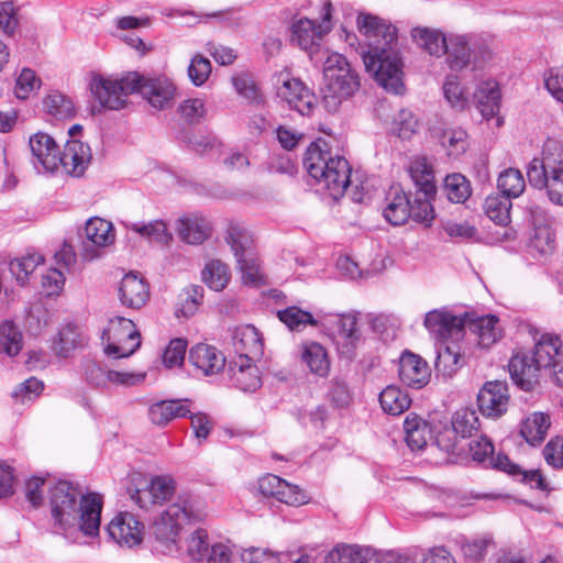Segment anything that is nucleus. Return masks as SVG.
Wrapping results in <instances>:
<instances>
[{
    "label": "nucleus",
    "instance_id": "obj_1",
    "mask_svg": "<svg viewBox=\"0 0 563 563\" xmlns=\"http://www.w3.org/2000/svg\"><path fill=\"white\" fill-rule=\"evenodd\" d=\"M357 27L365 35L368 51L363 53V62L368 73L385 90L402 93V60L398 49L397 30L387 21L372 14H360Z\"/></svg>",
    "mask_w": 563,
    "mask_h": 563
},
{
    "label": "nucleus",
    "instance_id": "obj_2",
    "mask_svg": "<svg viewBox=\"0 0 563 563\" xmlns=\"http://www.w3.org/2000/svg\"><path fill=\"white\" fill-rule=\"evenodd\" d=\"M410 174L416 191L407 195L399 186L390 187L385 199L384 218L393 225H402L412 219L430 227L435 217L431 200L437 194L432 169L426 158H420L410 166Z\"/></svg>",
    "mask_w": 563,
    "mask_h": 563
},
{
    "label": "nucleus",
    "instance_id": "obj_3",
    "mask_svg": "<svg viewBox=\"0 0 563 563\" xmlns=\"http://www.w3.org/2000/svg\"><path fill=\"white\" fill-rule=\"evenodd\" d=\"M49 504L54 520L62 527L80 521V530L90 537L98 534L102 509L101 496L84 495L66 481H59L49 489Z\"/></svg>",
    "mask_w": 563,
    "mask_h": 563
},
{
    "label": "nucleus",
    "instance_id": "obj_4",
    "mask_svg": "<svg viewBox=\"0 0 563 563\" xmlns=\"http://www.w3.org/2000/svg\"><path fill=\"white\" fill-rule=\"evenodd\" d=\"M308 174L338 199L343 196L351 185V166L343 156H332L325 141L311 143L303 158Z\"/></svg>",
    "mask_w": 563,
    "mask_h": 563
},
{
    "label": "nucleus",
    "instance_id": "obj_5",
    "mask_svg": "<svg viewBox=\"0 0 563 563\" xmlns=\"http://www.w3.org/2000/svg\"><path fill=\"white\" fill-rule=\"evenodd\" d=\"M561 340L556 335L542 334L536 341L532 355L525 352L516 353L509 361V373L523 390H532L539 382L541 369H548L562 360Z\"/></svg>",
    "mask_w": 563,
    "mask_h": 563
},
{
    "label": "nucleus",
    "instance_id": "obj_6",
    "mask_svg": "<svg viewBox=\"0 0 563 563\" xmlns=\"http://www.w3.org/2000/svg\"><path fill=\"white\" fill-rule=\"evenodd\" d=\"M206 517L205 504L198 497L184 493L161 512L153 523V533L168 552H173L177 549V539L183 527L201 522Z\"/></svg>",
    "mask_w": 563,
    "mask_h": 563
},
{
    "label": "nucleus",
    "instance_id": "obj_7",
    "mask_svg": "<svg viewBox=\"0 0 563 563\" xmlns=\"http://www.w3.org/2000/svg\"><path fill=\"white\" fill-rule=\"evenodd\" d=\"M527 177L532 187L545 189L553 203L563 206V142L548 139L542 157L529 163Z\"/></svg>",
    "mask_w": 563,
    "mask_h": 563
},
{
    "label": "nucleus",
    "instance_id": "obj_8",
    "mask_svg": "<svg viewBox=\"0 0 563 563\" xmlns=\"http://www.w3.org/2000/svg\"><path fill=\"white\" fill-rule=\"evenodd\" d=\"M323 78L322 104L330 113L336 112L342 102L352 97L360 88L357 74L341 54H332L328 57Z\"/></svg>",
    "mask_w": 563,
    "mask_h": 563
},
{
    "label": "nucleus",
    "instance_id": "obj_9",
    "mask_svg": "<svg viewBox=\"0 0 563 563\" xmlns=\"http://www.w3.org/2000/svg\"><path fill=\"white\" fill-rule=\"evenodd\" d=\"M445 54L448 64L452 70H462L467 67L472 59L475 67L492 57L489 47L475 36L452 35L446 41Z\"/></svg>",
    "mask_w": 563,
    "mask_h": 563
},
{
    "label": "nucleus",
    "instance_id": "obj_10",
    "mask_svg": "<svg viewBox=\"0 0 563 563\" xmlns=\"http://www.w3.org/2000/svg\"><path fill=\"white\" fill-rule=\"evenodd\" d=\"M140 80L141 75L139 73H129L120 80L98 77L91 81L90 89L102 108L119 110L125 106L126 97L136 92Z\"/></svg>",
    "mask_w": 563,
    "mask_h": 563
},
{
    "label": "nucleus",
    "instance_id": "obj_11",
    "mask_svg": "<svg viewBox=\"0 0 563 563\" xmlns=\"http://www.w3.org/2000/svg\"><path fill=\"white\" fill-rule=\"evenodd\" d=\"M104 353L115 358L128 357L141 345L140 333L130 319L117 317L102 333Z\"/></svg>",
    "mask_w": 563,
    "mask_h": 563
},
{
    "label": "nucleus",
    "instance_id": "obj_12",
    "mask_svg": "<svg viewBox=\"0 0 563 563\" xmlns=\"http://www.w3.org/2000/svg\"><path fill=\"white\" fill-rule=\"evenodd\" d=\"M85 235L81 250V257L85 261L100 257L102 249L112 245L115 241L113 224L98 217L86 222Z\"/></svg>",
    "mask_w": 563,
    "mask_h": 563
},
{
    "label": "nucleus",
    "instance_id": "obj_13",
    "mask_svg": "<svg viewBox=\"0 0 563 563\" xmlns=\"http://www.w3.org/2000/svg\"><path fill=\"white\" fill-rule=\"evenodd\" d=\"M323 15L322 22L317 23L308 18H301L295 21L291 25V41L295 42L302 49L311 48L317 45L331 30V14L332 3L325 1L322 7Z\"/></svg>",
    "mask_w": 563,
    "mask_h": 563
},
{
    "label": "nucleus",
    "instance_id": "obj_14",
    "mask_svg": "<svg viewBox=\"0 0 563 563\" xmlns=\"http://www.w3.org/2000/svg\"><path fill=\"white\" fill-rule=\"evenodd\" d=\"M277 96L287 102L290 109L301 115H309L314 107L316 97L299 79L289 78L280 73L276 80Z\"/></svg>",
    "mask_w": 563,
    "mask_h": 563
},
{
    "label": "nucleus",
    "instance_id": "obj_15",
    "mask_svg": "<svg viewBox=\"0 0 563 563\" xmlns=\"http://www.w3.org/2000/svg\"><path fill=\"white\" fill-rule=\"evenodd\" d=\"M82 367L86 382L89 385L99 388H107L110 384L120 386H133L141 383L145 378L144 374L109 369L104 365L92 360L85 361Z\"/></svg>",
    "mask_w": 563,
    "mask_h": 563
},
{
    "label": "nucleus",
    "instance_id": "obj_16",
    "mask_svg": "<svg viewBox=\"0 0 563 563\" xmlns=\"http://www.w3.org/2000/svg\"><path fill=\"white\" fill-rule=\"evenodd\" d=\"M509 399L507 383L486 382L477 394V406L484 417L498 419L506 413Z\"/></svg>",
    "mask_w": 563,
    "mask_h": 563
},
{
    "label": "nucleus",
    "instance_id": "obj_17",
    "mask_svg": "<svg viewBox=\"0 0 563 563\" xmlns=\"http://www.w3.org/2000/svg\"><path fill=\"white\" fill-rule=\"evenodd\" d=\"M42 289L37 292V302H34L25 317V328L32 335L40 334L47 328L51 321V313L44 306L46 301L58 297L63 291L64 284H41Z\"/></svg>",
    "mask_w": 563,
    "mask_h": 563
},
{
    "label": "nucleus",
    "instance_id": "obj_18",
    "mask_svg": "<svg viewBox=\"0 0 563 563\" xmlns=\"http://www.w3.org/2000/svg\"><path fill=\"white\" fill-rule=\"evenodd\" d=\"M144 526L134 515L120 512L108 525L109 537L120 545L132 548L143 540Z\"/></svg>",
    "mask_w": 563,
    "mask_h": 563
},
{
    "label": "nucleus",
    "instance_id": "obj_19",
    "mask_svg": "<svg viewBox=\"0 0 563 563\" xmlns=\"http://www.w3.org/2000/svg\"><path fill=\"white\" fill-rule=\"evenodd\" d=\"M175 86L167 78H146L141 75L136 92L141 93L148 103L158 110L170 107L175 97Z\"/></svg>",
    "mask_w": 563,
    "mask_h": 563
},
{
    "label": "nucleus",
    "instance_id": "obj_20",
    "mask_svg": "<svg viewBox=\"0 0 563 563\" xmlns=\"http://www.w3.org/2000/svg\"><path fill=\"white\" fill-rule=\"evenodd\" d=\"M464 328L477 336L479 346L488 349L498 342L504 334L499 319L495 314L474 316L465 313Z\"/></svg>",
    "mask_w": 563,
    "mask_h": 563
},
{
    "label": "nucleus",
    "instance_id": "obj_21",
    "mask_svg": "<svg viewBox=\"0 0 563 563\" xmlns=\"http://www.w3.org/2000/svg\"><path fill=\"white\" fill-rule=\"evenodd\" d=\"M44 265V256L34 253L12 261L0 260V282L14 279L15 282H26L35 278L38 267Z\"/></svg>",
    "mask_w": 563,
    "mask_h": 563
},
{
    "label": "nucleus",
    "instance_id": "obj_22",
    "mask_svg": "<svg viewBox=\"0 0 563 563\" xmlns=\"http://www.w3.org/2000/svg\"><path fill=\"white\" fill-rule=\"evenodd\" d=\"M398 375L408 387L420 389L430 380V369L427 362L411 352H404L399 360Z\"/></svg>",
    "mask_w": 563,
    "mask_h": 563
},
{
    "label": "nucleus",
    "instance_id": "obj_23",
    "mask_svg": "<svg viewBox=\"0 0 563 563\" xmlns=\"http://www.w3.org/2000/svg\"><path fill=\"white\" fill-rule=\"evenodd\" d=\"M465 313L455 316L445 309L429 311L424 318V327L437 338L445 339L457 335L464 329Z\"/></svg>",
    "mask_w": 563,
    "mask_h": 563
},
{
    "label": "nucleus",
    "instance_id": "obj_24",
    "mask_svg": "<svg viewBox=\"0 0 563 563\" xmlns=\"http://www.w3.org/2000/svg\"><path fill=\"white\" fill-rule=\"evenodd\" d=\"M188 362L206 376L220 373L225 366V356L216 346L199 343L189 350Z\"/></svg>",
    "mask_w": 563,
    "mask_h": 563
},
{
    "label": "nucleus",
    "instance_id": "obj_25",
    "mask_svg": "<svg viewBox=\"0 0 563 563\" xmlns=\"http://www.w3.org/2000/svg\"><path fill=\"white\" fill-rule=\"evenodd\" d=\"M176 232L183 242L200 245L211 235L212 225L206 217L192 213L176 221Z\"/></svg>",
    "mask_w": 563,
    "mask_h": 563
},
{
    "label": "nucleus",
    "instance_id": "obj_26",
    "mask_svg": "<svg viewBox=\"0 0 563 563\" xmlns=\"http://www.w3.org/2000/svg\"><path fill=\"white\" fill-rule=\"evenodd\" d=\"M229 374L233 385L243 391H255L262 385L260 369L251 356L239 355L229 364Z\"/></svg>",
    "mask_w": 563,
    "mask_h": 563
},
{
    "label": "nucleus",
    "instance_id": "obj_27",
    "mask_svg": "<svg viewBox=\"0 0 563 563\" xmlns=\"http://www.w3.org/2000/svg\"><path fill=\"white\" fill-rule=\"evenodd\" d=\"M91 158L90 147L78 141H67L64 151L58 152V166L62 165L64 169L76 177L84 174Z\"/></svg>",
    "mask_w": 563,
    "mask_h": 563
},
{
    "label": "nucleus",
    "instance_id": "obj_28",
    "mask_svg": "<svg viewBox=\"0 0 563 563\" xmlns=\"http://www.w3.org/2000/svg\"><path fill=\"white\" fill-rule=\"evenodd\" d=\"M29 145L32 155L47 172H54L58 167V145L46 133H35L30 137Z\"/></svg>",
    "mask_w": 563,
    "mask_h": 563
},
{
    "label": "nucleus",
    "instance_id": "obj_29",
    "mask_svg": "<svg viewBox=\"0 0 563 563\" xmlns=\"http://www.w3.org/2000/svg\"><path fill=\"white\" fill-rule=\"evenodd\" d=\"M474 100L482 117L486 120L493 119L500 108V91L497 82L494 80L481 82L474 92Z\"/></svg>",
    "mask_w": 563,
    "mask_h": 563
},
{
    "label": "nucleus",
    "instance_id": "obj_30",
    "mask_svg": "<svg viewBox=\"0 0 563 563\" xmlns=\"http://www.w3.org/2000/svg\"><path fill=\"white\" fill-rule=\"evenodd\" d=\"M187 399L161 400L148 408V417L154 424L165 426L175 418L186 417L190 412Z\"/></svg>",
    "mask_w": 563,
    "mask_h": 563
},
{
    "label": "nucleus",
    "instance_id": "obj_31",
    "mask_svg": "<svg viewBox=\"0 0 563 563\" xmlns=\"http://www.w3.org/2000/svg\"><path fill=\"white\" fill-rule=\"evenodd\" d=\"M495 466L514 477H520L521 482L528 484L531 488L549 490V484L539 470L523 471L520 465L512 463L507 455L498 454Z\"/></svg>",
    "mask_w": 563,
    "mask_h": 563
},
{
    "label": "nucleus",
    "instance_id": "obj_32",
    "mask_svg": "<svg viewBox=\"0 0 563 563\" xmlns=\"http://www.w3.org/2000/svg\"><path fill=\"white\" fill-rule=\"evenodd\" d=\"M85 345V339L77 325L67 323L52 340V350L58 357H68L74 351Z\"/></svg>",
    "mask_w": 563,
    "mask_h": 563
},
{
    "label": "nucleus",
    "instance_id": "obj_33",
    "mask_svg": "<svg viewBox=\"0 0 563 563\" xmlns=\"http://www.w3.org/2000/svg\"><path fill=\"white\" fill-rule=\"evenodd\" d=\"M54 258L56 264L54 267L48 269H44L43 265L38 267L43 282H65L66 272L76 263V253L74 247L65 242L55 253Z\"/></svg>",
    "mask_w": 563,
    "mask_h": 563
},
{
    "label": "nucleus",
    "instance_id": "obj_34",
    "mask_svg": "<svg viewBox=\"0 0 563 563\" xmlns=\"http://www.w3.org/2000/svg\"><path fill=\"white\" fill-rule=\"evenodd\" d=\"M404 430L406 442L412 451L423 449L429 440L432 439V431L429 424L416 415H409L405 419Z\"/></svg>",
    "mask_w": 563,
    "mask_h": 563
},
{
    "label": "nucleus",
    "instance_id": "obj_35",
    "mask_svg": "<svg viewBox=\"0 0 563 563\" xmlns=\"http://www.w3.org/2000/svg\"><path fill=\"white\" fill-rule=\"evenodd\" d=\"M203 298V287L197 284L187 285L177 296L175 316L188 319L192 317Z\"/></svg>",
    "mask_w": 563,
    "mask_h": 563
},
{
    "label": "nucleus",
    "instance_id": "obj_36",
    "mask_svg": "<svg viewBox=\"0 0 563 563\" xmlns=\"http://www.w3.org/2000/svg\"><path fill=\"white\" fill-rule=\"evenodd\" d=\"M415 42L432 56L440 57L445 54L446 38L438 30L415 27L411 31Z\"/></svg>",
    "mask_w": 563,
    "mask_h": 563
},
{
    "label": "nucleus",
    "instance_id": "obj_37",
    "mask_svg": "<svg viewBox=\"0 0 563 563\" xmlns=\"http://www.w3.org/2000/svg\"><path fill=\"white\" fill-rule=\"evenodd\" d=\"M550 424L548 415L534 412L522 422L520 433L529 444L538 445L544 440Z\"/></svg>",
    "mask_w": 563,
    "mask_h": 563
},
{
    "label": "nucleus",
    "instance_id": "obj_38",
    "mask_svg": "<svg viewBox=\"0 0 563 563\" xmlns=\"http://www.w3.org/2000/svg\"><path fill=\"white\" fill-rule=\"evenodd\" d=\"M128 229L140 234L150 242H155L161 245H168L173 240V234L168 231L166 223L162 220H154L147 223H131L128 224Z\"/></svg>",
    "mask_w": 563,
    "mask_h": 563
},
{
    "label": "nucleus",
    "instance_id": "obj_39",
    "mask_svg": "<svg viewBox=\"0 0 563 563\" xmlns=\"http://www.w3.org/2000/svg\"><path fill=\"white\" fill-rule=\"evenodd\" d=\"M379 404L385 412L391 416H398L410 407L411 399L408 394L399 387L390 385L379 394Z\"/></svg>",
    "mask_w": 563,
    "mask_h": 563
},
{
    "label": "nucleus",
    "instance_id": "obj_40",
    "mask_svg": "<svg viewBox=\"0 0 563 563\" xmlns=\"http://www.w3.org/2000/svg\"><path fill=\"white\" fill-rule=\"evenodd\" d=\"M118 295L121 303L131 309H140L148 301V284H120Z\"/></svg>",
    "mask_w": 563,
    "mask_h": 563
},
{
    "label": "nucleus",
    "instance_id": "obj_41",
    "mask_svg": "<svg viewBox=\"0 0 563 563\" xmlns=\"http://www.w3.org/2000/svg\"><path fill=\"white\" fill-rule=\"evenodd\" d=\"M452 429L462 439L472 438L478 432L479 420L477 413L471 408H461L452 417Z\"/></svg>",
    "mask_w": 563,
    "mask_h": 563
},
{
    "label": "nucleus",
    "instance_id": "obj_42",
    "mask_svg": "<svg viewBox=\"0 0 563 563\" xmlns=\"http://www.w3.org/2000/svg\"><path fill=\"white\" fill-rule=\"evenodd\" d=\"M511 198L501 195L488 196L484 202V210L487 217L499 225H507L510 222Z\"/></svg>",
    "mask_w": 563,
    "mask_h": 563
},
{
    "label": "nucleus",
    "instance_id": "obj_43",
    "mask_svg": "<svg viewBox=\"0 0 563 563\" xmlns=\"http://www.w3.org/2000/svg\"><path fill=\"white\" fill-rule=\"evenodd\" d=\"M555 242L550 225H540L533 229L528 244L529 253L534 257H543L554 251Z\"/></svg>",
    "mask_w": 563,
    "mask_h": 563
},
{
    "label": "nucleus",
    "instance_id": "obj_44",
    "mask_svg": "<svg viewBox=\"0 0 563 563\" xmlns=\"http://www.w3.org/2000/svg\"><path fill=\"white\" fill-rule=\"evenodd\" d=\"M22 349V332L9 320L0 322V352L15 356Z\"/></svg>",
    "mask_w": 563,
    "mask_h": 563
},
{
    "label": "nucleus",
    "instance_id": "obj_45",
    "mask_svg": "<svg viewBox=\"0 0 563 563\" xmlns=\"http://www.w3.org/2000/svg\"><path fill=\"white\" fill-rule=\"evenodd\" d=\"M302 361L317 375L325 376L330 368L328 355L322 345L309 343L303 346Z\"/></svg>",
    "mask_w": 563,
    "mask_h": 563
},
{
    "label": "nucleus",
    "instance_id": "obj_46",
    "mask_svg": "<svg viewBox=\"0 0 563 563\" xmlns=\"http://www.w3.org/2000/svg\"><path fill=\"white\" fill-rule=\"evenodd\" d=\"M279 320L291 331H302L307 325H317L313 316L296 306L277 312Z\"/></svg>",
    "mask_w": 563,
    "mask_h": 563
},
{
    "label": "nucleus",
    "instance_id": "obj_47",
    "mask_svg": "<svg viewBox=\"0 0 563 563\" xmlns=\"http://www.w3.org/2000/svg\"><path fill=\"white\" fill-rule=\"evenodd\" d=\"M497 188L509 198L519 197L525 188L526 181L519 169L508 168L499 174Z\"/></svg>",
    "mask_w": 563,
    "mask_h": 563
},
{
    "label": "nucleus",
    "instance_id": "obj_48",
    "mask_svg": "<svg viewBox=\"0 0 563 563\" xmlns=\"http://www.w3.org/2000/svg\"><path fill=\"white\" fill-rule=\"evenodd\" d=\"M444 191L450 201L461 203L470 197L471 185L462 174H452L444 179Z\"/></svg>",
    "mask_w": 563,
    "mask_h": 563
},
{
    "label": "nucleus",
    "instance_id": "obj_49",
    "mask_svg": "<svg viewBox=\"0 0 563 563\" xmlns=\"http://www.w3.org/2000/svg\"><path fill=\"white\" fill-rule=\"evenodd\" d=\"M44 107L51 115L59 120L73 118L75 114L73 101L58 92L48 95L44 99Z\"/></svg>",
    "mask_w": 563,
    "mask_h": 563
},
{
    "label": "nucleus",
    "instance_id": "obj_50",
    "mask_svg": "<svg viewBox=\"0 0 563 563\" xmlns=\"http://www.w3.org/2000/svg\"><path fill=\"white\" fill-rule=\"evenodd\" d=\"M440 142L449 156L457 157L467 148V134L462 129H448L440 135Z\"/></svg>",
    "mask_w": 563,
    "mask_h": 563
},
{
    "label": "nucleus",
    "instance_id": "obj_51",
    "mask_svg": "<svg viewBox=\"0 0 563 563\" xmlns=\"http://www.w3.org/2000/svg\"><path fill=\"white\" fill-rule=\"evenodd\" d=\"M434 365L439 373L451 376L460 367L459 347L456 345L440 347Z\"/></svg>",
    "mask_w": 563,
    "mask_h": 563
},
{
    "label": "nucleus",
    "instance_id": "obj_52",
    "mask_svg": "<svg viewBox=\"0 0 563 563\" xmlns=\"http://www.w3.org/2000/svg\"><path fill=\"white\" fill-rule=\"evenodd\" d=\"M369 552V549L358 545L339 544L330 553V556L332 560L336 556L338 563H368Z\"/></svg>",
    "mask_w": 563,
    "mask_h": 563
},
{
    "label": "nucleus",
    "instance_id": "obj_53",
    "mask_svg": "<svg viewBox=\"0 0 563 563\" xmlns=\"http://www.w3.org/2000/svg\"><path fill=\"white\" fill-rule=\"evenodd\" d=\"M200 276L201 282H230L231 269L220 258H208L201 268Z\"/></svg>",
    "mask_w": 563,
    "mask_h": 563
},
{
    "label": "nucleus",
    "instance_id": "obj_54",
    "mask_svg": "<svg viewBox=\"0 0 563 563\" xmlns=\"http://www.w3.org/2000/svg\"><path fill=\"white\" fill-rule=\"evenodd\" d=\"M236 263L243 282H264L266 278L261 262L254 253L236 258Z\"/></svg>",
    "mask_w": 563,
    "mask_h": 563
},
{
    "label": "nucleus",
    "instance_id": "obj_55",
    "mask_svg": "<svg viewBox=\"0 0 563 563\" xmlns=\"http://www.w3.org/2000/svg\"><path fill=\"white\" fill-rule=\"evenodd\" d=\"M235 339L241 344L242 352L240 355H257L262 352V339L254 325H246L241 329Z\"/></svg>",
    "mask_w": 563,
    "mask_h": 563
},
{
    "label": "nucleus",
    "instance_id": "obj_56",
    "mask_svg": "<svg viewBox=\"0 0 563 563\" xmlns=\"http://www.w3.org/2000/svg\"><path fill=\"white\" fill-rule=\"evenodd\" d=\"M227 242L230 244L235 258L253 253L250 250L252 242L250 234L239 225L230 227Z\"/></svg>",
    "mask_w": 563,
    "mask_h": 563
},
{
    "label": "nucleus",
    "instance_id": "obj_57",
    "mask_svg": "<svg viewBox=\"0 0 563 563\" xmlns=\"http://www.w3.org/2000/svg\"><path fill=\"white\" fill-rule=\"evenodd\" d=\"M241 559L244 563H286L288 554L283 552H272L267 549L252 548L245 550Z\"/></svg>",
    "mask_w": 563,
    "mask_h": 563
},
{
    "label": "nucleus",
    "instance_id": "obj_58",
    "mask_svg": "<svg viewBox=\"0 0 563 563\" xmlns=\"http://www.w3.org/2000/svg\"><path fill=\"white\" fill-rule=\"evenodd\" d=\"M178 113L187 123L197 124L206 117L207 110L202 99L192 98L179 104Z\"/></svg>",
    "mask_w": 563,
    "mask_h": 563
},
{
    "label": "nucleus",
    "instance_id": "obj_59",
    "mask_svg": "<svg viewBox=\"0 0 563 563\" xmlns=\"http://www.w3.org/2000/svg\"><path fill=\"white\" fill-rule=\"evenodd\" d=\"M468 450L474 461L484 462L488 460L489 463L496 468V457L493 456L494 445L487 437L479 435L477 439L472 440L468 443Z\"/></svg>",
    "mask_w": 563,
    "mask_h": 563
},
{
    "label": "nucleus",
    "instance_id": "obj_60",
    "mask_svg": "<svg viewBox=\"0 0 563 563\" xmlns=\"http://www.w3.org/2000/svg\"><path fill=\"white\" fill-rule=\"evenodd\" d=\"M211 74V63L200 54L195 55L188 66V76L191 82L199 87L202 86Z\"/></svg>",
    "mask_w": 563,
    "mask_h": 563
},
{
    "label": "nucleus",
    "instance_id": "obj_61",
    "mask_svg": "<svg viewBox=\"0 0 563 563\" xmlns=\"http://www.w3.org/2000/svg\"><path fill=\"white\" fill-rule=\"evenodd\" d=\"M418 120L410 110L402 109L394 120L393 132L400 139H410L416 133Z\"/></svg>",
    "mask_w": 563,
    "mask_h": 563
},
{
    "label": "nucleus",
    "instance_id": "obj_62",
    "mask_svg": "<svg viewBox=\"0 0 563 563\" xmlns=\"http://www.w3.org/2000/svg\"><path fill=\"white\" fill-rule=\"evenodd\" d=\"M233 86L236 92L244 97L251 103H261L263 98L258 92V89L253 81V79L246 75L242 74L233 77Z\"/></svg>",
    "mask_w": 563,
    "mask_h": 563
},
{
    "label": "nucleus",
    "instance_id": "obj_63",
    "mask_svg": "<svg viewBox=\"0 0 563 563\" xmlns=\"http://www.w3.org/2000/svg\"><path fill=\"white\" fill-rule=\"evenodd\" d=\"M443 93L448 102L457 109H464L467 102V99L464 95L463 89L457 80V77L450 76L446 78L443 85Z\"/></svg>",
    "mask_w": 563,
    "mask_h": 563
},
{
    "label": "nucleus",
    "instance_id": "obj_64",
    "mask_svg": "<svg viewBox=\"0 0 563 563\" xmlns=\"http://www.w3.org/2000/svg\"><path fill=\"white\" fill-rule=\"evenodd\" d=\"M544 460L554 468L563 467V438L551 439L543 449Z\"/></svg>",
    "mask_w": 563,
    "mask_h": 563
}]
</instances>
